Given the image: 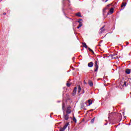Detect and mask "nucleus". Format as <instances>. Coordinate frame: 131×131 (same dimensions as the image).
Listing matches in <instances>:
<instances>
[{
	"label": "nucleus",
	"mask_w": 131,
	"mask_h": 131,
	"mask_svg": "<svg viewBox=\"0 0 131 131\" xmlns=\"http://www.w3.org/2000/svg\"><path fill=\"white\" fill-rule=\"evenodd\" d=\"M62 110L63 111V118L64 120H68L69 119V114H65V111H64V108L65 107V104L64 103H62Z\"/></svg>",
	"instance_id": "1"
},
{
	"label": "nucleus",
	"mask_w": 131,
	"mask_h": 131,
	"mask_svg": "<svg viewBox=\"0 0 131 131\" xmlns=\"http://www.w3.org/2000/svg\"><path fill=\"white\" fill-rule=\"evenodd\" d=\"M93 104V102L91 100H89L88 101L85 102L86 106H91Z\"/></svg>",
	"instance_id": "2"
},
{
	"label": "nucleus",
	"mask_w": 131,
	"mask_h": 131,
	"mask_svg": "<svg viewBox=\"0 0 131 131\" xmlns=\"http://www.w3.org/2000/svg\"><path fill=\"white\" fill-rule=\"evenodd\" d=\"M106 29H105V26H104L102 28H101L99 31V33H103L104 31H105Z\"/></svg>",
	"instance_id": "3"
},
{
	"label": "nucleus",
	"mask_w": 131,
	"mask_h": 131,
	"mask_svg": "<svg viewBox=\"0 0 131 131\" xmlns=\"http://www.w3.org/2000/svg\"><path fill=\"white\" fill-rule=\"evenodd\" d=\"M66 114H70L71 113V111L70 110V107H68L66 111Z\"/></svg>",
	"instance_id": "4"
},
{
	"label": "nucleus",
	"mask_w": 131,
	"mask_h": 131,
	"mask_svg": "<svg viewBox=\"0 0 131 131\" xmlns=\"http://www.w3.org/2000/svg\"><path fill=\"white\" fill-rule=\"evenodd\" d=\"M77 91V88L75 87L74 88L73 91V96H74L75 94H76V91Z\"/></svg>",
	"instance_id": "5"
},
{
	"label": "nucleus",
	"mask_w": 131,
	"mask_h": 131,
	"mask_svg": "<svg viewBox=\"0 0 131 131\" xmlns=\"http://www.w3.org/2000/svg\"><path fill=\"white\" fill-rule=\"evenodd\" d=\"M88 84H89L90 86H94V82L91 80L88 81Z\"/></svg>",
	"instance_id": "6"
},
{
	"label": "nucleus",
	"mask_w": 131,
	"mask_h": 131,
	"mask_svg": "<svg viewBox=\"0 0 131 131\" xmlns=\"http://www.w3.org/2000/svg\"><path fill=\"white\" fill-rule=\"evenodd\" d=\"M88 65V67L92 68L93 67V66H94V62L91 61L89 62Z\"/></svg>",
	"instance_id": "7"
},
{
	"label": "nucleus",
	"mask_w": 131,
	"mask_h": 131,
	"mask_svg": "<svg viewBox=\"0 0 131 131\" xmlns=\"http://www.w3.org/2000/svg\"><path fill=\"white\" fill-rule=\"evenodd\" d=\"M125 73L126 74H129L130 73V69H126L125 70Z\"/></svg>",
	"instance_id": "8"
},
{
	"label": "nucleus",
	"mask_w": 131,
	"mask_h": 131,
	"mask_svg": "<svg viewBox=\"0 0 131 131\" xmlns=\"http://www.w3.org/2000/svg\"><path fill=\"white\" fill-rule=\"evenodd\" d=\"M68 125H69V122H67V123H66V124L63 126V128L66 129Z\"/></svg>",
	"instance_id": "9"
},
{
	"label": "nucleus",
	"mask_w": 131,
	"mask_h": 131,
	"mask_svg": "<svg viewBox=\"0 0 131 131\" xmlns=\"http://www.w3.org/2000/svg\"><path fill=\"white\" fill-rule=\"evenodd\" d=\"M113 12H114V9H113V8H111L110 10V13L111 14H113Z\"/></svg>",
	"instance_id": "10"
},
{
	"label": "nucleus",
	"mask_w": 131,
	"mask_h": 131,
	"mask_svg": "<svg viewBox=\"0 0 131 131\" xmlns=\"http://www.w3.org/2000/svg\"><path fill=\"white\" fill-rule=\"evenodd\" d=\"M76 16H77V17H79L80 18H81V14L79 12H78L77 13H76Z\"/></svg>",
	"instance_id": "11"
},
{
	"label": "nucleus",
	"mask_w": 131,
	"mask_h": 131,
	"mask_svg": "<svg viewBox=\"0 0 131 131\" xmlns=\"http://www.w3.org/2000/svg\"><path fill=\"white\" fill-rule=\"evenodd\" d=\"M82 46L84 47V48H85V49H88V46H86V43H82Z\"/></svg>",
	"instance_id": "12"
},
{
	"label": "nucleus",
	"mask_w": 131,
	"mask_h": 131,
	"mask_svg": "<svg viewBox=\"0 0 131 131\" xmlns=\"http://www.w3.org/2000/svg\"><path fill=\"white\" fill-rule=\"evenodd\" d=\"M81 91V88H80V86L79 85L78 86V92L80 93V91Z\"/></svg>",
	"instance_id": "13"
},
{
	"label": "nucleus",
	"mask_w": 131,
	"mask_h": 131,
	"mask_svg": "<svg viewBox=\"0 0 131 131\" xmlns=\"http://www.w3.org/2000/svg\"><path fill=\"white\" fill-rule=\"evenodd\" d=\"M63 4H65L66 3H70L69 0H63L62 2Z\"/></svg>",
	"instance_id": "14"
},
{
	"label": "nucleus",
	"mask_w": 131,
	"mask_h": 131,
	"mask_svg": "<svg viewBox=\"0 0 131 131\" xmlns=\"http://www.w3.org/2000/svg\"><path fill=\"white\" fill-rule=\"evenodd\" d=\"M126 6V3H122L121 6V8H123V7H125Z\"/></svg>",
	"instance_id": "15"
},
{
	"label": "nucleus",
	"mask_w": 131,
	"mask_h": 131,
	"mask_svg": "<svg viewBox=\"0 0 131 131\" xmlns=\"http://www.w3.org/2000/svg\"><path fill=\"white\" fill-rule=\"evenodd\" d=\"M81 26H82V23H80L78 25V26L77 27V28L78 29H79V28H80V27H81Z\"/></svg>",
	"instance_id": "16"
},
{
	"label": "nucleus",
	"mask_w": 131,
	"mask_h": 131,
	"mask_svg": "<svg viewBox=\"0 0 131 131\" xmlns=\"http://www.w3.org/2000/svg\"><path fill=\"white\" fill-rule=\"evenodd\" d=\"M73 121L75 122V123H76L77 122L76 118H75V117L74 116H73Z\"/></svg>",
	"instance_id": "17"
},
{
	"label": "nucleus",
	"mask_w": 131,
	"mask_h": 131,
	"mask_svg": "<svg viewBox=\"0 0 131 131\" xmlns=\"http://www.w3.org/2000/svg\"><path fill=\"white\" fill-rule=\"evenodd\" d=\"M82 21V19L81 18H79L78 19V20L77 21V22L79 23V24H80V23H82L81 22Z\"/></svg>",
	"instance_id": "18"
},
{
	"label": "nucleus",
	"mask_w": 131,
	"mask_h": 131,
	"mask_svg": "<svg viewBox=\"0 0 131 131\" xmlns=\"http://www.w3.org/2000/svg\"><path fill=\"white\" fill-rule=\"evenodd\" d=\"M94 66L95 67H99V66H98V61H95Z\"/></svg>",
	"instance_id": "19"
},
{
	"label": "nucleus",
	"mask_w": 131,
	"mask_h": 131,
	"mask_svg": "<svg viewBox=\"0 0 131 131\" xmlns=\"http://www.w3.org/2000/svg\"><path fill=\"white\" fill-rule=\"evenodd\" d=\"M95 67V72H98V69H99V67Z\"/></svg>",
	"instance_id": "20"
},
{
	"label": "nucleus",
	"mask_w": 131,
	"mask_h": 131,
	"mask_svg": "<svg viewBox=\"0 0 131 131\" xmlns=\"http://www.w3.org/2000/svg\"><path fill=\"white\" fill-rule=\"evenodd\" d=\"M65 128H64V127H63L62 128H60V130H59V131H64V130H65Z\"/></svg>",
	"instance_id": "21"
},
{
	"label": "nucleus",
	"mask_w": 131,
	"mask_h": 131,
	"mask_svg": "<svg viewBox=\"0 0 131 131\" xmlns=\"http://www.w3.org/2000/svg\"><path fill=\"white\" fill-rule=\"evenodd\" d=\"M94 122H95V118H93V119L91 120V123H94Z\"/></svg>",
	"instance_id": "22"
},
{
	"label": "nucleus",
	"mask_w": 131,
	"mask_h": 131,
	"mask_svg": "<svg viewBox=\"0 0 131 131\" xmlns=\"http://www.w3.org/2000/svg\"><path fill=\"white\" fill-rule=\"evenodd\" d=\"M70 85H71L70 83H67V86L68 88H69V86H70Z\"/></svg>",
	"instance_id": "23"
},
{
	"label": "nucleus",
	"mask_w": 131,
	"mask_h": 131,
	"mask_svg": "<svg viewBox=\"0 0 131 131\" xmlns=\"http://www.w3.org/2000/svg\"><path fill=\"white\" fill-rule=\"evenodd\" d=\"M89 50L90 52H92V53H94V51H93V50H92L91 48H89Z\"/></svg>",
	"instance_id": "24"
},
{
	"label": "nucleus",
	"mask_w": 131,
	"mask_h": 131,
	"mask_svg": "<svg viewBox=\"0 0 131 131\" xmlns=\"http://www.w3.org/2000/svg\"><path fill=\"white\" fill-rule=\"evenodd\" d=\"M124 84L125 86H126V81L124 82Z\"/></svg>",
	"instance_id": "25"
},
{
	"label": "nucleus",
	"mask_w": 131,
	"mask_h": 131,
	"mask_svg": "<svg viewBox=\"0 0 131 131\" xmlns=\"http://www.w3.org/2000/svg\"><path fill=\"white\" fill-rule=\"evenodd\" d=\"M126 46H127V45H128L129 43L128 42H126Z\"/></svg>",
	"instance_id": "26"
},
{
	"label": "nucleus",
	"mask_w": 131,
	"mask_h": 131,
	"mask_svg": "<svg viewBox=\"0 0 131 131\" xmlns=\"http://www.w3.org/2000/svg\"><path fill=\"white\" fill-rule=\"evenodd\" d=\"M107 2H108V0H106V1H105V3H107Z\"/></svg>",
	"instance_id": "27"
},
{
	"label": "nucleus",
	"mask_w": 131,
	"mask_h": 131,
	"mask_svg": "<svg viewBox=\"0 0 131 131\" xmlns=\"http://www.w3.org/2000/svg\"><path fill=\"white\" fill-rule=\"evenodd\" d=\"M3 15H6V13H4Z\"/></svg>",
	"instance_id": "28"
},
{
	"label": "nucleus",
	"mask_w": 131,
	"mask_h": 131,
	"mask_svg": "<svg viewBox=\"0 0 131 131\" xmlns=\"http://www.w3.org/2000/svg\"><path fill=\"white\" fill-rule=\"evenodd\" d=\"M84 83L85 84H86V82H85V81H84Z\"/></svg>",
	"instance_id": "29"
},
{
	"label": "nucleus",
	"mask_w": 131,
	"mask_h": 131,
	"mask_svg": "<svg viewBox=\"0 0 131 131\" xmlns=\"http://www.w3.org/2000/svg\"><path fill=\"white\" fill-rule=\"evenodd\" d=\"M75 59V57H73V60H74Z\"/></svg>",
	"instance_id": "30"
},
{
	"label": "nucleus",
	"mask_w": 131,
	"mask_h": 131,
	"mask_svg": "<svg viewBox=\"0 0 131 131\" xmlns=\"http://www.w3.org/2000/svg\"><path fill=\"white\" fill-rule=\"evenodd\" d=\"M105 125H107V123L105 124Z\"/></svg>",
	"instance_id": "31"
},
{
	"label": "nucleus",
	"mask_w": 131,
	"mask_h": 131,
	"mask_svg": "<svg viewBox=\"0 0 131 131\" xmlns=\"http://www.w3.org/2000/svg\"><path fill=\"white\" fill-rule=\"evenodd\" d=\"M103 1V2H104V1H105V0H102Z\"/></svg>",
	"instance_id": "32"
},
{
	"label": "nucleus",
	"mask_w": 131,
	"mask_h": 131,
	"mask_svg": "<svg viewBox=\"0 0 131 131\" xmlns=\"http://www.w3.org/2000/svg\"><path fill=\"white\" fill-rule=\"evenodd\" d=\"M130 121H131V120H130Z\"/></svg>",
	"instance_id": "33"
}]
</instances>
